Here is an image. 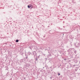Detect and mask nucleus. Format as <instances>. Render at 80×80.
I'll return each mask as SVG.
<instances>
[{"mask_svg":"<svg viewBox=\"0 0 80 80\" xmlns=\"http://www.w3.org/2000/svg\"><path fill=\"white\" fill-rule=\"evenodd\" d=\"M33 54L34 55H37V54L36 53V52L35 51L33 52Z\"/></svg>","mask_w":80,"mask_h":80,"instance_id":"f257e3e1","label":"nucleus"},{"mask_svg":"<svg viewBox=\"0 0 80 80\" xmlns=\"http://www.w3.org/2000/svg\"><path fill=\"white\" fill-rule=\"evenodd\" d=\"M78 68L77 67L75 69V71H77V70H78Z\"/></svg>","mask_w":80,"mask_h":80,"instance_id":"f03ea898","label":"nucleus"},{"mask_svg":"<svg viewBox=\"0 0 80 80\" xmlns=\"http://www.w3.org/2000/svg\"><path fill=\"white\" fill-rule=\"evenodd\" d=\"M28 8H30V7H31V6L29 5L28 6Z\"/></svg>","mask_w":80,"mask_h":80,"instance_id":"7ed1b4c3","label":"nucleus"},{"mask_svg":"<svg viewBox=\"0 0 80 80\" xmlns=\"http://www.w3.org/2000/svg\"><path fill=\"white\" fill-rule=\"evenodd\" d=\"M19 40L18 39H17L16 40V42H18Z\"/></svg>","mask_w":80,"mask_h":80,"instance_id":"20e7f679","label":"nucleus"},{"mask_svg":"<svg viewBox=\"0 0 80 80\" xmlns=\"http://www.w3.org/2000/svg\"><path fill=\"white\" fill-rule=\"evenodd\" d=\"M74 53H77V51H74Z\"/></svg>","mask_w":80,"mask_h":80,"instance_id":"39448f33","label":"nucleus"},{"mask_svg":"<svg viewBox=\"0 0 80 80\" xmlns=\"http://www.w3.org/2000/svg\"><path fill=\"white\" fill-rule=\"evenodd\" d=\"M64 60H65V61H66L67 60V59L65 58L64 59Z\"/></svg>","mask_w":80,"mask_h":80,"instance_id":"423d86ee","label":"nucleus"},{"mask_svg":"<svg viewBox=\"0 0 80 80\" xmlns=\"http://www.w3.org/2000/svg\"><path fill=\"white\" fill-rule=\"evenodd\" d=\"M60 75V73H58V75L59 76Z\"/></svg>","mask_w":80,"mask_h":80,"instance_id":"0eeeda50","label":"nucleus"},{"mask_svg":"<svg viewBox=\"0 0 80 80\" xmlns=\"http://www.w3.org/2000/svg\"><path fill=\"white\" fill-rule=\"evenodd\" d=\"M45 67H47V65H46L45 66Z\"/></svg>","mask_w":80,"mask_h":80,"instance_id":"6e6552de","label":"nucleus"},{"mask_svg":"<svg viewBox=\"0 0 80 80\" xmlns=\"http://www.w3.org/2000/svg\"><path fill=\"white\" fill-rule=\"evenodd\" d=\"M36 60H38V59L37 58H36Z\"/></svg>","mask_w":80,"mask_h":80,"instance_id":"1a4fd4ad","label":"nucleus"},{"mask_svg":"<svg viewBox=\"0 0 80 80\" xmlns=\"http://www.w3.org/2000/svg\"><path fill=\"white\" fill-rule=\"evenodd\" d=\"M43 37H44H44H45V36L44 35Z\"/></svg>","mask_w":80,"mask_h":80,"instance_id":"9d476101","label":"nucleus"},{"mask_svg":"<svg viewBox=\"0 0 80 80\" xmlns=\"http://www.w3.org/2000/svg\"><path fill=\"white\" fill-rule=\"evenodd\" d=\"M43 68H44V67H43Z\"/></svg>","mask_w":80,"mask_h":80,"instance_id":"9b49d317","label":"nucleus"},{"mask_svg":"<svg viewBox=\"0 0 80 80\" xmlns=\"http://www.w3.org/2000/svg\"><path fill=\"white\" fill-rule=\"evenodd\" d=\"M75 65H74V66H75Z\"/></svg>","mask_w":80,"mask_h":80,"instance_id":"f8f14e48","label":"nucleus"}]
</instances>
